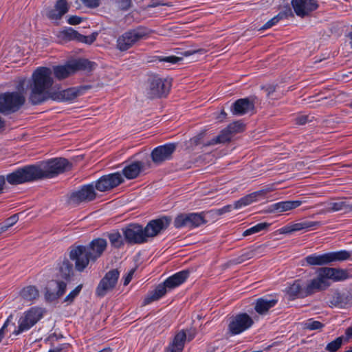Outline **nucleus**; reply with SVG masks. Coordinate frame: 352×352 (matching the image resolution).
Masks as SVG:
<instances>
[{"label": "nucleus", "instance_id": "nucleus-1", "mask_svg": "<svg viewBox=\"0 0 352 352\" xmlns=\"http://www.w3.org/2000/svg\"><path fill=\"white\" fill-rule=\"evenodd\" d=\"M72 164L65 158L56 157L43 162L41 165H28L7 175L11 185L51 179L70 169Z\"/></svg>", "mask_w": 352, "mask_h": 352}, {"label": "nucleus", "instance_id": "nucleus-2", "mask_svg": "<svg viewBox=\"0 0 352 352\" xmlns=\"http://www.w3.org/2000/svg\"><path fill=\"white\" fill-rule=\"evenodd\" d=\"M52 71L46 67H38L29 81V102L33 105L40 104L52 98L50 89L54 84Z\"/></svg>", "mask_w": 352, "mask_h": 352}, {"label": "nucleus", "instance_id": "nucleus-3", "mask_svg": "<svg viewBox=\"0 0 352 352\" xmlns=\"http://www.w3.org/2000/svg\"><path fill=\"white\" fill-rule=\"evenodd\" d=\"M74 275V265L68 258H64L58 265V277L63 280H57L52 281L46 287L45 298L46 301L54 302L65 293L67 283L69 282Z\"/></svg>", "mask_w": 352, "mask_h": 352}, {"label": "nucleus", "instance_id": "nucleus-4", "mask_svg": "<svg viewBox=\"0 0 352 352\" xmlns=\"http://www.w3.org/2000/svg\"><path fill=\"white\" fill-rule=\"evenodd\" d=\"M95 65V63L87 59L78 58L68 61L63 65L54 66L52 71L55 78L61 80L78 71L91 72Z\"/></svg>", "mask_w": 352, "mask_h": 352}, {"label": "nucleus", "instance_id": "nucleus-5", "mask_svg": "<svg viewBox=\"0 0 352 352\" xmlns=\"http://www.w3.org/2000/svg\"><path fill=\"white\" fill-rule=\"evenodd\" d=\"M351 277L346 269L322 267L318 270L315 277L320 292L327 289L331 283L329 280L333 282L344 281Z\"/></svg>", "mask_w": 352, "mask_h": 352}, {"label": "nucleus", "instance_id": "nucleus-6", "mask_svg": "<svg viewBox=\"0 0 352 352\" xmlns=\"http://www.w3.org/2000/svg\"><path fill=\"white\" fill-rule=\"evenodd\" d=\"M171 87V80L160 77L158 74L148 75L146 82L145 93L151 99L166 97Z\"/></svg>", "mask_w": 352, "mask_h": 352}, {"label": "nucleus", "instance_id": "nucleus-7", "mask_svg": "<svg viewBox=\"0 0 352 352\" xmlns=\"http://www.w3.org/2000/svg\"><path fill=\"white\" fill-rule=\"evenodd\" d=\"M318 292H320V290L316 278L309 280L307 284H305L302 279L295 280L286 289V294L290 300L296 298H305Z\"/></svg>", "mask_w": 352, "mask_h": 352}, {"label": "nucleus", "instance_id": "nucleus-8", "mask_svg": "<svg viewBox=\"0 0 352 352\" xmlns=\"http://www.w3.org/2000/svg\"><path fill=\"white\" fill-rule=\"evenodd\" d=\"M151 31L144 26L129 30L120 35L116 41V47L121 52L128 50L140 41L148 37Z\"/></svg>", "mask_w": 352, "mask_h": 352}, {"label": "nucleus", "instance_id": "nucleus-9", "mask_svg": "<svg viewBox=\"0 0 352 352\" xmlns=\"http://www.w3.org/2000/svg\"><path fill=\"white\" fill-rule=\"evenodd\" d=\"M25 97L16 91L0 94V113L9 115L16 112L24 104Z\"/></svg>", "mask_w": 352, "mask_h": 352}, {"label": "nucleus", "instance_id": "nucleus-10", "mask_svg": "<svg viewBox=\"0 0 352 352\" xmlns=\"http://www.w3.org/2000/svg\"><path fill=\"white\" fill-rule=\"evenodd\" d=\"M45 310L39 307H32L26 311L19 320L18 329L13 331V334L17 336L23 331H26L35 325L43 317Z\"/></svg>", "mask_w": 352, "mask_h": 352}, {"label": "nucleus", "instance_id": "nucleus-11", "mask_svg": "<svg viewBox=\"0 0 352 352\" xmlns=\"http://www.w3.org/2000/svg\"><path fill=\"white\" fill-rule=\"evenodd\" d=\"M87 250L85 246L82 245L70 248L69 257L74 262L75 270L78 272H82L89 263H95Z\"/></svg>", "mask_w": 352, "mask_h": 352}, {"label": "nucleus", "instance_id": "nucleus-12", "mask_svg": "<svg viewBox=\"0 0 352 352\" xmlns=\"http://www.w3.org/2000/svg\"><path fill=\"white\" fill-rule=\"evenodd\" d=\"M96 192L93 184L81 186L78 190L72 192L68 198V204L73 206H78L82 204H87L96 199Z\"/></svg>", "mask_w": 352, "mask_h": 352}, {"label": "nucleus", "instance_id": "nucleus-13", "mask_svg": "<svg viewBox=\"0 0 352 352\" xmlns=\"http://www.w3.org/2000/svg\"><path fill=\"white\" fill-rule=\"evenodd\" d=\"M119 277L120 272L118 269H113L107 272L97 285L96 295L99 298H102L109 292H112L117 285Z\"/></svg>", "mask_w": 352, "mask_h": 352}, {"label": "nucleus", "instance_id": "nucleus-14", "mask_svg": "<svg viewBox=\"0 0 352 352\" xmlns=\"http://www.w3.org/2000/svg\"><path fill=\"white\" fill-rule=\"evenodd\" d=\"M122 232L129 244H142L148 241L144 228L138 223H131L123 228Z\"/></svg>", "mask_w": 352, "mask_h": 352}, {"label": "nucleus", "instance_id": "nucleus-15", "mask_svg": "<svg viewBox=\"0 0 352 352\" xmlns=\"http://www.w3.org/2000/svg\"><path fill=\"white\" fill-rule=\"evenodd\" d=\"M254 323L252 318L246 313H242L231 318L228 324V333L238 335L249 329Z\"/></svg>", "mask_w": 352, "mask_h": 352}, {"label": "nucleus", "instance_id": "nucleus-16", "mask_svg": "<svg viewBox=\"0 0 352 352\" xmlns=\"http://www.w3.org/2000/svg\"><path fill=\"white\" fill-rule=\"evenodd\" d=\"M91 88V85H87L70 87L58 91H53L52 100L56 101H72Z\"/></svg>", "mask_w": 352, "mask_h": 352}, {"label": "nucleus", "instance_id": "nucleus-17", "mask_svg": "<svg viewBox=\"0 0 352 352\" xmlns=\"http://www.w3.org/2000/svg\"><path fill=\"white\" fill-rule=\"evenodd\" d=\"M123 182L124 179L120 173L109 174L99 178L96 182L94 188L100 192H105L117 187Z\"/></svg>", "mask_w": 352, "mask_h": 352}, {"label": "nucleus", "instance_id": "nucleus-18", "mask_svg": "<svg viewBox=\"0 0 352 352\" xmlns=\"http://www.w3.org/2000/svg\"><path fill=\"white\" fill-rule=\"evenodd\" d=\"M57 36L59 41L61 43L76 41L78 42L89 45L93 43L96 39V36L94 34L89 36L82 35L72 28H67L59 32Z\"/></svg>", "mask_w": 352, "mask_h": 352}, {"label": "nucleus", "instance_id": "nucleus-19", "mask_svg": "<svg viewBox=\"0 0 352 352\" xmlns=\"http://www.w3.org/2000/svg\"><path fill=\"white\" fill-rule=\"evenodd\" d=\"M170 222L171 218L166 216L150 221L144 227L147 239L157 236L167 229Z\"/></svg>", "mask_w": 352, "mask_h": 352}, {"label": "nucleus", "instance_id": "nucleus-20", "mask_svg": "<svg viewBox=\"0 0 352 352\" xmlns=\"http://www.w3.org/2000/svg\"><path fill=\"white\" fill-rule=\"evenodd\" d=\"M291 4L295 14L300 18L309 16L319 6L316 0H292Z\"/></svg>", "mask_w": 352, "mask_h": 352}, {"label": "nucleus", "instance_id": "nucleus-21", "mask_svg": "<svg viewBox=\"0 0 352 352\" xmlns=\"http://www.w3.org/2000/svg\"><path fill=\"white\" fill-rule=\"evenodd\" d=\"M175 149L176 144L174 143L159 146L152 151L151 153V159L157 164H162L163 162L170 159Z\"/></svg>", "mask_w": 352, "mask_h": 352}, {"label": "nucleus", "instance_id": "nucleus-22", "mask_svg": "<svg viewBox=\"0 0 352 352\" xmlns=\"http://www.w3.org/2000/svg\"><path fill=\"white\" fill-rule=\"evenodd\" d=\"M332 201L320 204L326 206L324 212H335L343 211L344 213L352 212V204H350L346 201L345 198L333 197L331 199Z\"/></svg>", "mask_w": 352, "mask_h": 352}, {"label": "nucleus", "instance_id": "nucleus-23", "mask_svg": "<svg viewBox=\"0 0 352 352\" xmlns=\"http://www.w3.org/2000/svg\"><path fill=\"white\" fill-rule=\"evenodd\" d=\"M254 109V101L250 98H240L236 100L232 105L230 110L232 114L242 116L253 111Z\"/></svg>", "mask_w": 352, "mask_h": 352}, {"label": "nucleus", "instance_id": "nucleus-24", "mask_svg": "<svg viewBox=\"0 0 352 352\" xmlns=\"http://www.w3.org/2000/svg\"><path fill=\"white\" fill-rule=\"evenodd\" d=\"M107 245V241L102 238L95 239L91 241L89 245H85L89 256L91 257L92 261H96L100 258Z\"/></svg>", "mask_w": 352, "mask_h": 352}, {"label": "nucleus", "instance_id": "nucleus-25", "mask_svg": "<svg viewBox=\"0 0 352 352\" xmlns=\"http://www.w3.org/2000/svg\"><path fill=\"white\" fill-rule=\"evenodd\" d=\"M273 190L274 189L272 187H267L265 189H262L261 190L250 193L242 197L239 200L235 201L234 204V208L239 209L241 208V207L248 206L252 203L256 201L258 197H263L267 193L273 191Z\"/></svg>", "mask_w": 352, "mask_h": 352}, {"label": "nucleus", "instance_id": "nucleus-26", "mask_svg": "<svg viewBox=\"0 0 352 352\" xmlns=\"http://www.w3.org/2000/svg\"><path fill=\"white\" fill-rule=\"evenodd\" d=\"M69 6L67 0H58L54 8L46 12V16L50 20H59L69 11Z\"/></svg>", "mask_w": 352, "mask_h": 352}, {"label": "nucleus", "instance_id": "nucleus-27", "mask_svg": "<svg viewBox=\"0 0 352 352\" xmlns=\"http://www.w3.org/2000/svg\"><path fill=\"white\" fill-rule=\"evenodd\" d=\"M186 339L187 335L184 330L177 332L165 352H182Z\"/></svg>", "mask_w": 352, "mask_h": 352}, {"label": "nucleus", "instance_id": "nucleus-28", "mask_svg": "<svg viewBox=\"0 0 352 352\" xmlns=\"http://www.w3.org/2000/svg\"><path fill=\"white\" fill-rule=\"evenodd\" d=\"M144 167V162L135 161L126 166L122 170V173L126 179H133L138 177Z\"/></svg>", "mask_w": 352, "mask_h": 352}, {"label": "nucleus", "instance_id": "nucleus-29", "mask_svg": "<svg viewBox=\"0 0 352 352\" xmlns=\"http://www.w3.org/2000/svg\"><path fill=\"white\" fill-rule=\"evenodd\" d=\"M303 201L300 200L285 201L275 203L270 206V212H283L299 207Z\"/></svg>", "mask_w": 352, "mask_h": 352}, {"label": "nucleus", "instance_id": "nucleus-30", "mask_svg": "<svg viewBox=\"0 0 352 352\" xmlns=\"http://www.w3.org/2000/svg\"><path fill=\"white\" fill-rule=\"evenodd\" d=\"M189 274L190 272L188 270H182L168 278L164 281V284L168 289H174L184 283Z\"/></svg>", "mask_w": 352, "mask_h": 352}, {"label": "nucleus", "instance_id": "nucleus-31", "mask_svg": "<svg viewBox=\"0 0 352 352\" xmlns=\"http://www.w3.org/2000/svg\"><path fill=\"white\" fill-rule=\"evenodd\" d=\"M328 259L327 253L322 254H313L306 256L302 265L305 266H324L328 265Z\"/></svg>", "mask_w": 352, "mask_h": 352}, {"label": "nucleus", "instance_id": "nucleus-32", "mask_svg": "<svg viewBox=\"0 0 352 352\" xmlns=\"http://www.w3.org/2000/svg\"><path fill=\"white\" fill-rule=\"evenodd\" d=\"M168 287L166 286L164 282L162 284L158 285L156 288L152 291L144 300V305H148L153 301L159 300L164 296L167 292Z\"/></svg>", "mask_w": 352, "mask_h": 352}, {"label": "nucleus", "instance_id": "nucleus-33", "mask_svg": "<svg viewBox=\"0 0 352 352\" xmlns=\"http://www.w3.org/2000/svg\"><path fill=\"white\" fill-rule=\"evenodd\" d=\"M276 299H266L260 298L257 299L254 307L255 311L259 314H264L268 311V310L274 307L277 303Z\"/></svg>", "mask_w": 352, "mask_h": 352}, {"label": "nucleus", "instance_id": "nucleus-34", "mask_svg": "<svg viewBox=\"0 0 352 352\" xmlns=\"http://www.w3.org/2000/svg\"><path fill=\"white\" fill-rule=\"evenodd\" d=\"M329 265L333 262H341L352 259V252L346 250L327 252Z\"/></svg>", "mask_w": 352, "mask_h": 352}, {"label": "nucleus", "instance_id": "nucleus-35", "mask_svg": "<svg viewBox=\"0 0 352 352\" xmlns=\"http://www.w3.org/2000/svg\"><path fill=\"white\" fill-rule=\"evenodd\" d=\"M19 295L26 301H33L39 297V291L36 286L28 285L20 291Z\"/></svg>", "mask_w": 352, "mask_h": 352}, {"label": "nucleus", "instance_id": "nucleus-36", "mask_svg": "<svg viewBox=\"0 0 352 352\" xmlns=\"http://www.w3.org/2000/svg\"><path fill=\"white\" fill-rule=\"evenodd\" d=\"M350 302L349 296L345 294L336 292L333 294L330 303L335 307H344Z\"/></svg>", "mask_w": 352, "mask_h": 352}, {"label": "nucleus", "instance_id": "nucleus-37", "mask_svg": "<svg viewBox=\"0 0 352 352\" xmlns=\"http://www.w3.org/2000/svg\"><path fill=\"white\" fill-rule=\"evenodd\" d=\"M232 138V135H231L230 131L228 130V129L226 128L221 131V133L219 135L212 138L208 142L204 144V146H210V145H214V144H217L226 143V142H230Z\"/></svg>", "mask_w": 352, "mask_h": 352}, {"label": "nucleus", "instance_id": "nucleus-38", "mask_svg": "<svg viewBox=\"0 0 352 352\" xmlns=\"http://www.w3.org/2000/svg\"><path fill=\"white\" fill-rule=\"evenodd\" d=\"M265 248V246L264 245H261L253 250L245 252L244 254H241L236 258V262L237 263H241L246 260L250 259L253 258L254 256H256V252H259L260 253H261L264 250Z\"/></svg>", "mask_w": 352, "mask_h": 352}, {"label": "nucleus", "instance_id": "nucleus-39", "mask_svg": "<svg viewBox=\"0 0 352 352\" xmlns=\"http://www.w3.org/2000/svg\"><path fill=\"white\" fill-rule=\"evenodd\" d=\"M108 238L111 245L116 248H120L124 244L125 240L122 239L121 234L118 231L109 234Z\"/></svg>", "mask_w": 352, "mask_h": 352}, {"label": "nucleus", "instance_id": "nucleus-40", "mask_svg": "<svg viewBox=\"0 0 352 352\" xmlns=\"http://www.w3.org/2000/svg\"><path fill=\"white\" fill-rule=\"evenodd\" d=\"M345 342L344 336H342L338 337L334 340L331 341L325 347V350L328 352H336Z\"/></svg>", "mask_w": 352, "mask_h": 352}, {"label": "nucleus", "instance_id": "nucleus-41", "mask_svg": "<svg viewBox=\"0 0 352 352\" xmlns=\"http://www.w3.org/2000/svg\"><path fill=\"white\" fill-rule=\"evenodd\" d=\"M270 226V224L268 223H266V222L258 223L256 226L244 231L243 236H249V235L259 232L262 230L267 229Z\"/></svg>", "mask_w": 352, "mask_h": 352}, {"label": "nucleus", "instance_id": "nucleus-42", "mask_svg": "<svg viewBox=\"0 0 352 352\" xmlns=\"http://www.w3.org/2000/svg\"><path fill=\"white\" fill-rule=\"evenodd\" d=\"M206 223L203 213H191V228H196Z\"/></svg>", "mask_w": 352, "mask_h": 352}, {"label": "nucleus", "instance_id": "nucleus-43", "mask_svg": "<svg viewBox=\"0 0 352 352\" xmlns=\"http://www.w3.org/2000/svg\"><path fill=\"white\" fill-rule=\"evenodd\" d=\"M231 135L243 132L245 130V124L241 121H236L230 124L227 127Z\"/></svg>", "mask_w": 352, "mask_h": 352}, {"label": "nucleus", "instance_id": "nucleus-44", "mask_svg": "<svg viewBox=\"0 0 352 352\" xmlns=\"http://www.w3.org/2000/svg\"><path fill=\"white\" fill-rule=\"evenodd\" d=\"M82 288V284L78 285L74 289H73L64 299V302L71 304L74 302V299L78 296Z\"/></svg>", "mask_w": 352, "mask_h": 352}, {"label": "nucleus", "instance_id": "nucleus-45", "mask_svg": "<svg viewBox=\"0 0 352 352\" xmlns=\"http://www.w3.org/2000/svg\"><path fill=\"white\" fill-rule=\"evenodd\" d=\"M302 230H314L322 226L320 221H300Z\"/></svg>", "mask_w": 352, "mask_h": 352}, {"label": "nucleus", "instance_id": "nucleus-46", "mask_svg": "<svg viewBox=\"0 0 352 352\" xmlns=\"http://www.w3.org/2000/svg\"><path fill=\"white\" fill-rule=\"evenodd\" d=\"M324 326V324L322 322L314 320L313 319L308 320V321L305 324V328L309 330L321 329Z\"/></svg>", "mask_w": 352, "mask_h": 352}, {"label": "nucleus", "instance_id": "nucleus-47", "mask_svg": "<svg viewBox=\"0 0 352 352\" xmlns=\"http://www.w3.org/2000/svg\"><path fill=\"white\" fill-rule=\"evenodd\" d=\"M289 16H294V14L291 8L289 6H286L282 11L275 16L274 18H276V20L278 22L280 20L287 19Z\"/></svg>", "mask_w": 352, "mask_h": 352}, {"label": "nucleus", "instance_id": "nucleus-48", "mask_svg": "<svg viewBox=\"0 0 352 352\" xmlns=\"http://www.w3.org/2000/svg\"><path fill=\"white\" fill-rule=\"evenodd\" d=\"M186 220V219L185 217L184 213L178 214L174 220V226L176 228L187 227V223Z\"/></svg>", "mask_w": 352, "mask_h": 352}, {"label": "nucleus", "instance_id": "nucleus-49", "mask_svg": "<svg viewBox=\"0 0 352 352\" xmlns=\"http://www.w3.org/2000/svg\"><path fill=\"white\" fill-rule=\"evenodd\" d=\"M158 60L161 62H166L172 64H175L180 60H182V58L177 57L175 56H160L158 57Z\"/></svg>", "mask_w": 352, "mask_h": 352}, {"label": "nucleus", "instance_id": "nucleus-50", "mask_svg": "<svg viewBox=\"0 0 352 352\" xmlns=\"http://www.w3.org/2000/svg\"><path fill=\"white\" fill-rule=\"evenodd\" d=\"M116 3L118 4V8L122 10H129L131 5V0H116Z\"/></svg>", "mask_w": 352, "mask_h": 352}, {"label": "nucleus", "instance_id": "nucleus-51", "mask_svg": "<svg viewBox=\"0 0 352 352\" xmlns=\"http://www.w3.org/2000/svg\"><path fill=\"white\" fill-rule=\"evenodd\" d=\"M204 132H201L197 135L196 136L192 138L189 140V144L191 146H195L200 144L201 143V140L204 137Z\"/></svg>", "mask_w": 352, "mask_h": 352}, {"label": "nucleus", "instance_id": "nucleus-52", "mask_svg": "<svg viewBox=\"0 0 352 352\" xmlns=\"http://www.w3.org/2000/svg\"><path fill=\"white\" fill-rule=\"evenodd\" d=\"M234 208V205H227L221 208L216 209L214 210V213L217 215H223L225 213L230 212Z\"/></svg>", "mask_w": 352, "mask_h": 352}, {"label": "nucleus", "instance_id": "nucleus-53", "mask_svg": "<svg viewBox=\"0 0 352 352\" xmlns=\"http://www.w3.org/2000/svg\"><path fill=\"white\" fill-rule=\"evenodd\" d=\"M18 221V217L16 214H14L7 219L5 221L4 226H7L6 229L8 230L9 228L14 225Z\"/></svg>", "mask_w": 352, "mask_h": 352}, {"label": "nucleus", "instance_id": "nucleus-54", "mask_svg": "<svg viewBox=\"0 0 352 352\" xmlns=\"http://www.w3.org/2000/svg\"><path fill=\"white\" fill-rule=\"evenodd\" d=\"M88 8H97L100 5V0H81Z\"/></svg>", "mask_w": 352, "mask_h": 352}, {"label": "nucleus", "instance_id": "nucleus-55", "mask_svg": "<svg viewBox=\"0 0 352 352\" xmlns=\"http://www.w3.org/2000/svg\"><path fill=\"white\" fill-rule=\"evenodd\" d=\"M82 21V19L77 16H71L67 19V22L71 25H78Z\"/></svg>", "mask_w": 352, "mask_h": 352}, {"label": "nucleus", "instance_id": "nucleus-56", "mask_svg": "<svg viewBox=\"0 0 352 352\" xmlns=\"http://www.w3.org/2000/svg\"><path fill=\"white\" fill-rule=\"evenodd\" d=\"M278 23L276 18L273 17L272 19L268 21L261 29L265 30L272 28L273 25Z\"/></svg>", "mask_w": 352, "mask_h": 352}, {"label": "nucleus", "instance_id": "nucleus-57", "mask_svg": "<svg viewBox=\"0 0 352 352\" xmlns=\"http://www.w3.org/2000/svg\"><path fill=\"white\" fill-rule=\"evenodd\" d=\"M159 6H171L172 4H171V3H169V2L164 3L162 1H153L147 6V8H155Z\"/></svg>", "mask_w": 352, "mask_h": 352}, {"label": "nucleus", "instance_id": "nucleus-58", "mask_svg": "<svg viewBox=\"0 0 352 352\" xmlns=\"http://www.w3.org/2000/svg\"><path fill=\"white\" fill-rule=\"evenodd\" d=\"M135 272V269H132L129 271L127 275L124 278V285H127L131 280L133 275Z\"/></svg>", "mask_w": 352, "mask_h": 352}, {"label": "nucleus", "instance_id": "nucleus-59", "mask_svg": "<svg viewBox=\"0 0 352 352\" xmlns=\"http://www.w3.org/2000/svg\"><path fill=\"white\" fill-rule=\"evenodd\" d=\"M345 342H348L351 338H352V326L348 327L345 331Z\"/></svg>", "mask_w": 352, "mask_h": 352}, {"label": "nucleus", "instance_id": "nucleus-60", "mask_svg": "<svg viewBox=\"0 0 352 352\" xmlns=\"http://www.w3.org/2000/svg\"><path fill=\"white\" fill-rule=\"evenodd\" d=\"M296 123L298 124H305L308 120L307 116H301L298 117L296 119Z\"/></svg>", "mask_w": 352, "mask_h": 352}, {"label": "nucleus", "instance_id": "nucleus-61", "mask_svg": "<svg viewBox=\"0 0 352 352\" xmlns=\"http://www.w3.org/2000/svg\"><path fill=\"white\" fill-rule=\"evenodd\" d=\"M291 226H292L291 229H292V230H293V232L302 230L300 222L291 224Z\"/></svg>", "mask_w": 352, "mask_h": 352}, {"label": "nucleus", "instance_id": "nucleus-62", "mask_svg": "<svg viewBox=\"0 0 352 352\" xmlns=\"http://www.w3.org/2000/svg\"><path fill=\"white\" fill-rule=\"evenodd\" d=\"M292 226L291 225H289V226H285L282 228V231L281 232L282 233H284V234H289V233H292L293 232V230H292L291 229Z\"/></svg>", "mask_w": 352, "mask_h": 352}, {"label": "nucleus", "instance_id": "nucleus-63", "mask_svg": "<svg viewBox=\"0 0 352 352\" xmlns=\"http://www.w3.org/2000/svg\"><path fill=\"white\" fill-rule=\"evenodd\" d=\"M185 217L186 219L187 227L191 228V213L185 214Z\"/></svg>", "mask_w": 352, "mask_h": 352}, {"label": "nucleus", "instance_id": "nucleus-64", "mask_svg": "<svg viewBox=\"0 0 352 352\" xmlns=\"http://www.w3.org/2000/svg\"><path fill=\"white\" fill-rule=\"evenodd\" d=\"M5 178L3 176H0V193L2 192L3 186L5 185Z\"/></svg>", "mask_w": 352, "mask_h": 352}]
</instances>
